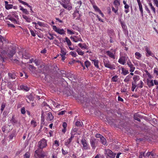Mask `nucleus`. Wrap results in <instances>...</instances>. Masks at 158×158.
I'll use <instances>...</instances> for the list:
<instances>
[{
    "label": "nucleus",
    "mask_w": 158,
    "mask_h": 158,
    "mask_svg": "<svg viewBox=\"0 0 158 158\" xmlns=\"http://www.w3.org/2000/svg\"><path fill=\"white\" fill-rule=\"evenodd\" d=\"M30 156V154L29 152H27L24 155V158H29Z\"/></svg>",
    "instance_id": "41"
},
{
    "label": "nucleus",
    "mask_w": 158,
    "mask_h": 158,
    "mask_svg": "<svg viewBox=\"0 0 158 158\" xmlns=\"http://www.w3.org/2000/svg\"><path fill=\"white\" fill-rule=\"evenodd\" d=\"M104 64L105 67L109 68L110 69L113 70L115 69V66L114 65H112L109 63V61H105L104 62Z\"/></svg>",
    "instance_id": "8"
},
{
    "label": "nucleus",
    "mask_w": 158,
    "mask_h": 158,
    "mask_svg": "<svg viewBox=\"0 0 158 158\" xmlns=\"http://www.w3.org/2000/svg\"><path fill=\"white\" fill-rule=\"evenodd\" d=\"M134 115L139 118H143V116L140 115L138 113H135Z\"/></svg>",
    "instance_id": "50"
},
{
    "label": "nucleus",
    "mask_w": 158,
    "mask_h": 158,
    "mask_svg": "<svg viewBox=\"0 0 158 158\" xmlns=\"http://www.w3.org/2000/svg\"><path fill=\"white\" fill-rule=\"evenodd\" d=\"M6 106V105H5V104L4 103H3L2 104V105H1V109H0V110L1 111V112H2L4 109V108H5V107Z\"/></svg>",
    "instance_id": "49"
},
{
    "label": "nucleus",
    "mask_w": 158,
    "mask_h": 158,
    "mask_svg": "<svg viewBox=\"0 0 158 158\" xmlns=\"http://www.w3.org/2000/svg\"><path fill=\"white\" fill-rule=\"evenodd\" d=\"M21 113L23 114H24L25 113L26 111H25V109L24 107H23L21 108Z\"/></svg>",
    "instance_id": "60"
},
{
    "label": "nucleus",
    "mask_w": 158,
    "mask_h": 158,
    "mask_svg": "<svg viewBox=\"0 0 158 158\" xmlns=\"http://www.w3.org/2000/svg\"><path fill=\"white\" fill-rule=\"evenodd\" d=\"M75 125L77 127H82L83 124L82 122L77 121L76 122Z\"/></svg>",
    "instance_id": "35"
},
{
    "label": "nucleus",
    "mask_w": 158,
    "mask_h": 158,
    "mask_svg": "<svg viewBox=\"0 0 158 158\" xmlns=\"http://www.w3.org/2000/svg\"><path fill=\"white\" fill-rule=\"evenodd\" d=\"M81 142L83 145V148L85 150H87L88 147L86 139L85 138L82 139H81Z\"/></svg>",
    "instance_id": "11"
},
{
    "label": "nucleus",
    "mask_w": 158,
    "mask_h": 158,
    "mask_svg": "<svg viewBox=\"0 0 158 158\" xmlns=\"http://www.w3.org/2000/svg\"><path fill=\"white\" fill-rule=\"evenodd\" d=\"M30 31L31 33V35L34 36V37H35V36L36 35L35 34V32L33 31L32 30H30Z\"/></svg>",
    "instance_id": "63"
},
{
    "label": "nucleus",
    "mask_w": 158,
    "mask_h": 158,
    "mask_svg": "<svg viewBox=\"0 0 158 158\" xmlns=\"http://www.w3.org/2000/svg\"><path fill=\"white\" fill-rule=\"evenodd\" d=\"M113 4L115 5L116 8H118V6L120 5V2L119 0H114Z\"/></svg>",
    "instance_id": "20"
},
{
    "label": "nucleus",
    "mask_w": 158,
    "mask_h": 158,
    "mask_svg": "<svg viewBox=\"0 0 158 158\" xmlns=\"http://www.w3.org/2000/svg\"><path fill=\"white\" fill-rule=\"evenodd\" d=\"M125 56H122L119 59L118 62L121 64L124 65L126 63V59Z\"/></svg>",
    "instance_id": "13"
},
{
    "label": "nucleus",
    "mask_w": 158,
    "mask_h": 158,
    "mask_svg": "<svg viewBox=\"0 0 158 158\" xmlns=\"http://www.w3.org/2000/svg\"><path fill=\"white\" fill-rule=\"evenodd\" d=\"M15 48L10 46L9 47L7 50V53L8 56L13 61L14 63H18V60L17 59H13L12 58L13 55L15 53Z\"/></svg>",
    "instance_id": "2"
},
{
    "label": "nucleus",
    "mask_w": 158,
    "mask_h": 158,
    "mask_svg": "<svg viewBox=\"0 0 158 158\" xmlns=\"http://www.w3.org/2000/svg\"><path fill=\"white\" fill-rule=\"evenodd\" d=\"M104 154L106 158H114L116 154L109 149H105Z\"/></svg>",
    "instance_id": "3"
},
{
    "label": "nucleus",
    "mask_w": 158,
    "mask_h": 158,
    "mask_svg": "<svg viewBox=\"0 0 158 158\" xmlns=\"http://www.w3.org/2000/svg\"><path fill=\"white\" fill-rule=\"evenodd\" d=\"M118 77V76L117 75H115V76H113L111 79L112 81L114 82H117V81Z\"/></svg>",
    "instance_id": "40"
},
{
    "label": "nucleus",
    "mask_w": 158,
    "mask_h": 158,
    "mask_svg": "<svg viewBox=\"0 0 158 158\" xmlns=\"http://www.w3.org/2000/svg\"><path fill=\"white\" fill-rule=\"evenodd\" d=\"M99 139L94 138H92L90 140V144L92 148L95 149L98 145Z\"/></svg>",
    "instance_id": "4"
},
{
    "label": "nucleus",
    "mask_w": 158,
    "mask_h": 158,
    "mask_svg": "<svg viewBox=\"0 0 158 158\" xmlns=\"http://www.w3.org/2000/svg\"><path fill=\"white\" fill-rule=\"evenodd\" d=\"M83 48L88 49L87 46L85 43H84L82 46L81 49Z\"/></svg>",
    "instance_id": "62"
},
{
    "label": "nucleus",
    "mask_w": 158,
    "mask_h": 158,
    "mask_svg": "<svg viewBox=\"0 0 158 158\" xmlns=\"http://www.w3.org/2000/svg\"><path fill=\"white\" fill-rule=\"evenodd\" d=\"M69 54L70 55H72L74 57H76L77 56V55L76 53V52H72V51L71 52H70Z\"/></svg>",
    "instance_id": "48"
},
{
    "label": "nucleus",
    "mask_w": 158,
    "mask_h": 158,
    "mask_svg": "<svg viewBox=\"0 0 158 158\" xmlns=\"http://www.w3.org/2000/svg\"><path fill=\"white\" fill-rule=\"evenodd\" d=\"M23 17L24 19H25L26 20L27 22L29 23L31 22V19L30 18H29L27 16L23 15Z\"/></svg>",
    "instance_id": "33"
},
{
    "label": "nucleus",
    "mask_w": 158,
    "mask_h": 158,
    "mask_svg": "<svg viewBox=\"0 0 158 158\" xmlns=\"http://www.w3.org/2000/svg\"><path fill=\"white\" fill-rule=\"evenodd\" d=\"M85 64L87 68H88L90 64V62L88 60H86L85 62Z\"/></svg>",
    "instance_id": "44"
},
{
    "label": "nucleus",
    "mask_w": 158,
    "mask_h": 158,
    "mask_svg": "<svg viewBox=\"0 0 158 158\" xmlns=\"http://www.w3.org/2000/svg\"><path fill=\"white\" fill-rule=\"evenodd\" d=\"M65 41H66L67 45L69 46H70L71 45L72 43L70 40L67 37H66L65 38Z\"/></svg>",
    "instance_id": "32"
},
{
    "label": "nucleus",
    "mask_w": 158,
    "mask_h": 158,
    "mask_svg": "<svg viewBox=\"0 0 158 158\" xmlns=\"http://www.w3.org/2000/svg\"><path fill=\"white\" fill-rule=\"evenodd\" d=\"M7 87L10 89H13V83L11 82H7Z\"/></svg>",
    "instance_id": "31"
},
{
    "label": "nucleus",
    "mask_w": 158,
    "mask_h": 158,
    "mask_svg": "<svg viewBox=\"0 0 158 158\" xmlns=\"http://www.w3.org/2000/svg\"><path fill=\"white\" fill-rule=\"evenodd\" d=\"M7 24L9 27H11L13 28H14L15 27V26L13 24H10V22H8Z\"/></svg>",
    "instance_id": "61"
},
{
    "label": "nucleus",
    "mask_w": 158,
    "mask_h": 158,
    "mask_svg": "<svg viewBox=\"0 0 158 158\" xmlns=\"http://www.w3.org/2000/svg\"><path fill=\"white\" fill-rule=\"evenodd\" d=\"M134 81L132 83H136V81L139 79V77L138 75H135L133 77Z\"/></svg>",
    "instance_id": "23"
},
{
    "label": "nucleus",
    "mask_w": 158,
    "mask_h": 158,
    "mask_svg": "<svg viewBox=\"0 0 158 158\" xmlns=\"http://www.w3.org/2000/svg\"><path fill=\"white\" fill-rule=\"evenodd\" d=\"M76 51L79 55L82 56L84 54V52L82 51L79 48L77 49Z\"/></svg>",
    "instance_id": "25"
},
{
    "label": "nucleus",
    "mask_w": 158,
    "mask_h": 158,
    "mask_svg": "<svg viewBox=\"0 0 158 158\" xmlns=\"http://www.w3.org/2000/svg\"><path fill=\"white\" fill-rule=\"evenodd\" d=\"M145 152H140V155L139 156V158H142L143 156V157H145V155H144Z\"/></svg>",
    "instance_id": "51"
},
{
    "label": "nucleus",
    "mask_w": 158,
    "mask_h": 158,
    "mask_svg": "<svg viewBox=\"0 0 158 158\" xmlns=\"http://www.w3.org/2000/svg\"><path fill=\"white\" fill-rule=\"evenodd\" d=\"M77 99L81 103L88 102H89L88 98L85 96L84 95L82 96L81 94H80V97L77 98Z\"/></svg>",
    "instance_id": "6"
},
{
    "label": "nucleus",
    "mask_w": 158,
    "mask_h": 158,
    "mask_svg": "<svg viewBox=\"0 0 158 158\" xmlns=\"http://www.w3.org/2000/svg\"><path fill=\"white\" fill-rule=\"evenodd\" d=\"M107 54L110 57L114 59H115L114 55L113 53L110 52L109 51H108L106 52Z\"/></svg>",
    "instance_id": "21"
},
{
    "label": "nucleus",
    "mask_w": 158,
    "mask_h": 158,
    "mask_svg": "<svg viewBox=\"0 0 158 158\" xmlns=\"http://www.w3.org/2000/svg\"><path fill=\"white\" fill-rule=\"evenodd\" d=\"M145 50L146 52V56H152L154 57V53H153L151 51L149 48L147 46L144 47Z\"/></svg>",
    "instance_id": "9"
},
{
    "label": "nucleus",
    "mask_w": 158,
    "mask_h": 158,
    "mask_svg": "<svg viewBox=\"0 0 158 158\" xmlns=\"http://www.w3.org/2000/svg\"><path fill=\"white\" fill-rule=\"evenodd\" d=\"M3 41H6L5 39L2 35H0V42H2Z\"/></svg>",
    "instance_id": "54"
},
{
    "label": "nucleus",
    "mask_w": 158,
    "mask_h": 158,
    "mask_svg": "<svg viewBox=\"0 0 158 158\" xmlns=\"http://www.w3.org/2000/svg\"><path fill=\"white\" fill-rule=\"evenodd\" d=\"M27 98L30 100V101H32L33 100V97L31 94L27 96Z\"/></svg>",
    "instance_id": "58"
},
{
    "label": "nucleus",
    "mask_w": 158,
    "mask_h": 158,
    "mask_svg": "<svg viewBox=\"0 0 158 158\" xmlns=\"http://www.w3.org/2000/svg\"><path fill=\"white\" fill-rule=\"evenodd\" d=\"M53 29L54 31H55L59 34L61 35H64L65 34V31H64L63 29L58 28L55 25L53 26Z\"/></svg>",
    "instance_id": "7"
},
{
    "label": "nucleus",
    "mask_w": 158,
    "mask_h": 158,
    "mask_svg": "<svg viewBox=\"0 0 158 158\" xmlns=\"http://www.w3.org/2000/svg\"><path fill=\"white\" fill-rule=\"evenodd\" d=\"M16 136L15 133V132H12L11 133L9 136L10 140H11L13 139L14 137Z\"/></svg>",
    "instance_id": "30"
},
{
    "label": "nucleus",
    "mask_w": 158,
    "mask_h": 158,
    "mask_svg": "<svg viewBox=\"0 0 158 158\" xmlns=\"http://www.w3.org/2000/svg\"><path fill=\"white\" fill-rule=\"evenodd\" d=\"M112 10L114 11L115 13H116L118 10V8H116L115 9L114 7H112Z\"/></svg>",
    "instance_id": "57"
},
{
    "label": "nucleus",
    "mask_w": 158,
    "mask_h": 158,
    "mask_svg": "<svg viewBox=\"0 0 158 158\" xmlns=\"http://www.w3.org/2000/svg\"><path fill=\"white\" fill-rule=\"evenodd\" d=\"M100 139L101 142L102 144L104 145H107L106 144V139L103 136Z\"/></svg>",
    "instance_id": "24"
},
{
    "label": "nucleus",
    "mask_w": 158,
    "mask_h": 158,
    "mask_svg": "<svg viewBox=\"0 0 158 158\" xmlns=\"http://www.w3.org/2000/svg\"><path fill=\"white\" fill-rule=\"evenodd\" d=\"M20 87L21 89L24 90L26 91H27L29 90V88L23 85H21L20 86Z\"/></svg>",
    "instance_id": "22"
},
{
    "label": "nucleus",
    "mask_w": 158,
    "mask_h": 158,
    "mask_svg": "<svg viewBox=\"0 0 158 158\" xmlns=\"http://www.w3.org/2000/svg\"><path fill=\"white\" fill-rule=\"evenodd\" d=\"M135 55L137 59H139L141 57V55L139 52H136L135 53Z\"/></svg>",
    "instance_id": "37"
},
{
    "label": "nucleus",
    "mask_w": 158,
    "mask_h": 158,
    "mask_svg": "<svg viewBox=\"0 0 158 158\" xmlns=\"http://www.w3.org/2000/svg\"><path fill=\"white\" fill-rule=\"evenodd\" d=\"M134 118L136 120H137L139 122H140V118L134 115Z\"/></svg>",
    "instance_id": "59"
},
{
    "label": "nucleus",
    "mask_w": 158,
    "mask_h": 158,
    "mask_svg": "<svg viewBox=\"0 0 158 158\" xmlns=\"http://www.w3.org/2000/svg\"><path fill=\"white\" fill-rule=\"evenodd\" d=\"M60 53L61 54H60V55H65L66 54V52H65V49L64 48H61L60 51Z\"/></svg>",
    "instance_id": "39"
},
{
    "label": "nucleus",
    "mask_w": 158,
    "mask_h": 158,
    "mask_svg": "<svg viewBox=\"0 0 158 158\" xmlns=\"http://www.w3.org/2000/svg\"><path fill=\"white\" fill-rule=\"evenodd\" d=\"M119 21L122 27L123 28L124 27H125V23L124 22L122 21L120 19Z\"/></svg>",
    "instance_id": "53"
},
{
    "label": "nucleus",
    "mask_w": 158,
    "mask_h": 158,
    "mask_svg": "<svg viewBox=\"0 0 158 158\" xmlns=\"http://www.w3.org/2000/svg\"><path fill=\"white\" fill-rule=\"evenodd\" d=\"M132 86L131 88V90L132 91H134L135 89L137 86L136 83H132Z\"/></svg>",
    "instance_id": "43"
},
{
    "label": "nucleus",
    "mask_w": 158,
    "mask_h": 158,
    "mask_svg": "<svg viewBox=\"0 0 158 158\" xmlns=\"http://www.w3.org/2000/svg\"><path fill=\"white\" fill-rule=\"evenodd\" d=\"M8 76L10 79H15L16 78V75L15 73H8Z\"/></svg>",
    "instance_id": "15"
},
{
    "label": "nucleus",
    "mask_w": 158,
    "mask_h": 158,
    "mask_svg": "<svg viewBox=\"0 0 158 158\" xmlns=\"http://www.w3.org/2000/svg\"><path fill=\"white\" fill-rule=\"evenodd\" d=\"M138 4L139 6V10L141 12V15L142 17H143V9L142 8V5L141 2H138Z\"/></svg>",
    "instance_id": "19"
},
{
    "label": "nucleus",
    "mask_w": 158,
    "mask_h": 158,
    "mask_svg": "<svg viewBox=\"0 0 158 158\" xmlns=\"http://www.w3.org/2000/svg\"><path fill=\"white\" fill-rule=\"evenodd\" d=\"M93 8L97 12H98L100 10L96 6L94 5L93 6Z\"/></svg>",
    "instance_id": "52"
},
{
    "label": "nucleus",
    "mask_w": 158,
    "mask_h": 158,
    "mask_svg": "<svg viewBox=\"0 0 158 158\" xmlns=\"http://www.w3.org/2000/svg\"><path fill=\"white\" fill-rule=\"evenodd\" d=\"M147 84L148 85L149 87H151L154 86V84L153 82V80H150L148 79H147Z\"/></svg>",
    "instance_id": "14"
},
{
    "label": "nucleus",
    "mask_w": 158,
    "mask_h": 158,
    "mask_svg": "<svg viewBox=\"0 0 158 158\" xmlns=\"http://www.w3.org/2000/svg\"><path fill=\"white\" fill-rule=\"evenodd\" d=\"M154 73L156 74V75L158 76V71L157 68H154Z\"/></svg>",
    "instance_id": "56"
},
{
    "label": "nucleus",
    "mask_w": 158,
    "mask_h": 158,
    "mask_svg": "<svg viewBox=\"0 0 158 158\" xmlns=\"http://www.w3.org/2000/svg\"><path fill=\"white\" fill-rule=\"evenodd\" d=\"M129 6L127 4L125 5L124 8L126 9L125 10V12L126 14L127 13L129 12V10L128 9L129 8Z\"/></svg>",
    "instance_id": "38"
},
{
    "label": "nucleus",
    "mask_w": 158,
    "mask_h": 158,
    "mask_svg": "<svg viewBox=\"0 0 158 158\" xmlns=\"http://www.w3.org/2000/svg\"><path fill=\"white\" fill-rule=\"evenodd\" d=\"M74 137V136L72 135L70 138L67 140L65 142V144L66 146H68V145L71 142L72 139Z\"/></svg>",
    "instance_id": "16"
},
{
    "label": "nucleus",
    "mask_w": 158,
    "mask_h": 158,
    "mask_svg": "<svg viewBox=\"0 0 158 158\" xmlns=\"http://www.w3.org/2000/svg\"><path fill=\"white\" fill-rule=\"evenodd\" d=\"M143 83L142 81H140V83L138 84V87H139L140 88H142L143 87Z\"/></svg>",
    "instance_id": "47"
},
{
    "label": "nucleus",
    "mask_w": 158,
    "mask_h": 158,
    "mask_svg": "<svg viewBox=\"0 0 158 158\" xmlns=\"http://www.w3.org/2000/svg\"><path fill=\"white\" fill-rule=\"evenodd\" d=\"M127 64L128 66L130 68V72H133L135 69V67H134V65L132 64L131 62L129 60L127 61Z\"/></svg>",
    "instance_id": "10"
},
{
    "label": "nucleus",
    "mask_w": 158,
    "mask_h": 158,
    "mask_svg": "<svg viewBox=\"0 0 158 158\" xmlns=\"http://www.w3.org/2000/svg\"><path fill=\"white\" fill-rule=\"evenodd\" d=\"M154 3L155 4L156 6L158 7V0H156L153 1Z\"/></svg>",
    "instance_id": "64"
},
{
    "label": "nucleus",
    "mask_w": 158,
    "mask_h": 158,
    "mask_svg": "<svg viewBox=\"0 0 158 158\" xmlns=\"http://www.w3.org/2000/svg\"><path fill=\"white\" fill-rule=\"evenodd\" d=\"M20 3L24 5H26L28 7H29L30 8H32V6L30 5H29L27 3L24 2L23 1H22L21 0H18Z\"/></svg>",
    "instance_id": "26"
},
{
    "label": "nucleus",
    "mask_w": 158,
    "mask_h": 158,
    "mask_svg": "<svg viewBox=\"0 0 158 158\" xmlns=\"http://www.w3.org/2000/svg\"><path fill=\"white\" fill-rule=\"evenodd\" d=\"M38 148L35 152V154L37 156H39V158H44L47 156V153L43 151V148L46 147L47 145L46 140L43 139L38 143Z\"/></svg>",
    "instance_id": "1"
},
{
    "label": "nucleus",
    "mask_w": 158,
    "mask_h": 158,
    "mask_svg": "<svg viewBox=\"0 0 158 158\" xmlns=\"http://www.w3.org/2000/svg\"><path fill=\"white\" fill-rule=\"evenodd\" d=\"M14 117V115L12 116V119L10 120L11 123L13 125H14V124H17L18 123L17 120L15 119Z\"/></svg>",
    "instance_id": "28"
},
{
    "label": "nucleus",
    "mask_w": 158,
    "mask_h": 158,
    "mask_svg": "<svg viewBox=\"0 0 158 158\" xmlns=\"http://www.w3.org/2000/svg\"><path fill=\"white\" fill-rule=\"evenodd\" d=\"M22 57L23 58L24 57V58L25 59H29L30 56L29 55V54L27 53H25V54H22Z\"/></svg>",
    "instance_id": "34"
},
{
    "label": "nucleus",
    "mask_w": 158,
    "mask_h": 158,
    "mask_svg": "<svg viewBox=\"0 0 158 158\" xmlns=\"http://www.w3.org/2000/svg\"><path fill=\"white\" fill-rule=\"evenodd\" d=\"M92 61L94 62V64L95 67L97 68H99L98 64L99 61L98 60H93Z\"/></svg>",
    "instance_id": "27"
},
{
    "label": "nucleus",
    "mask_w": 158,
    "mask_h": 158,
    "mask_svg": "<svg viewBox=\"0 0 158 158\" xmlns=\"http://www.w3.org/2000/svg\"><path fill=\"white\" fill-rule=\"evenodd\" d=\"M70 39L75 42H77L78 41L83 42L82 39L81 38H79L78 36H74L73 37L71 36Z\"/></svg>",
    "instance_id": "12"
},
{
    "label": "nucleus",
    "mask_w": 158,
    "mask_h": 158,
    "mask_svg": "<svg viewBox=\"0 0 158 158\" xmlns=\"http://www.w3.org/2000/svg\"><path fill=\"white\" fill-rule=\"evenodd\" d=\"M8 19L12 22L14 24H19V22L17 21L15 19L10 16V17L8 18Z\"/></svg>",
    "instance_id": "18"
},
{
    "label": "nucleus",
    "mask_w": 158,
    "mask_h": 158,
    "mask_svg": "<svg viewBox=\"0 0 158 158\" xmlns=\"http://www.w3.org/2000/svg\"><path fill=\"white\" fill-rule=\"evenodd\" d=\"M65 91H64V93L67 96H73L74 97H76V95L74 93L73 91L69 89L68 88H66Z\"/></svg>",
    "instance_id": "5"
},
{
    "label": "nucleus",
    "mask_w": 158,
    "mask_h": 158,
    "mask_svg": "<svg viewBox=\"0 0 158 158\" xmlns=\"http://www.w3.org/2000/svg\"><path fill=\"white\" fill-rule=\"evenodd\" d=\"M53 118V116H52L51 112H49L48 113L47 119L48 121H51Z\"/></svg>",
    "instance_id": "17"
},
{
    "label": "nucleus",
    "mask_w": 158,
    "mask_h": 158,
    "mask_svg": "<svg viewBox=\"0 0 158 158\" xmlns=\"http://www.w3.org/2000/svg\"><path fill=\"white\" fill-rule=\"evenodd\" d=\"M132 77L130 75H128L127 76L126 78L124 80L125 82H127L130 81V79Z\"/></svg>",
    "instance_id": "36"
},
{
    "label": "nucleus",
    "mask_w": 158,
    "mask_h": 158,
    "mask_svg": "<svg viewBox=\"0 0 158 158\" xmlns=\"http://www.w3.org/2000/svg\"><path fill=\"white\" fill-rule=\"evenodd\" d=\"M12 6L13 5L11 4H7L6 5L5 7L6 9L8 10L12 8Z\"/></svg>",
    "instance_id": "46"
},
{
    "label": "nucleus",
    "mask_w": 158,
    "mask_h": 158,
    "mask_svg": "<svg viewBox=\"0 0 158 158\" xmlns=\"http://www.w3.org/2000/svg\"><path fill=\"white\" fill-rule=\"evenodd\" d=\"M12 17H13V18L15 17L17 19H19L18 18V16L16 15V13L15 12H12Z\"/></svg>",
    "instance_id": "45"
},
{
    "label": "nucleus",
    "mask_w": 158,
    "mask_h": 158,
    "mask_svg": "<svg viewBox=\"0 0 158 158\" xmlns=\"http://www.w3.org/2000/svg\"><path fill=\"white\" fill-rule=\"evenodd\" d=\"M49 34L50 35L51 37H50L49 36H48V38L50 40H53L54 38V37L53 36V35L51 34L50 33H49Z\"/></svg>",
    "instance_id": "55"
},
{
    "label": "nucleus",
    "mask_w": 158,
    "mask_h": 158,
    "mask_svg": "<svg viewBox=\"0 0 158 158\" xmlns=\"http://www.w3.org/2000/svg\"><path fill=\"white\" fill-rule=\"evenodd\" d=\"M34 62L35 63L37 66L39 65L40 63V61L36 59L34 60Z\"/></svg>",
    "instance_id": "42"
},
{
    "label": "nucleus",
    "mask_w": 158,
    "mask_h": 158,
    "mask_svg": "<svg viewBox=\"0 0 158 158\" xmlns=\"http://www.w3.org/2000/svg\"><path fill=\"white\" fill-rule=\"evenodd\" d=\"M129 73V72L128 70H126L124 68H122V73H123L124 75H126Z\"/></svg>",
    "instance_id": "29"
}]
</instances>
